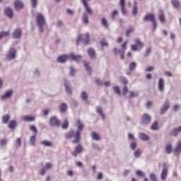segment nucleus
<instances>
[{
  "instance_id": "f257e3e1",
  "label": "nucleus",
  "mask_w": 181,
  "mask_h": 181,
  "mask_svg": "<svg viewBox=\"0 0 181 181\" xmlns=\"http://www.w3.org/2000/svg\"><path fill=\"white\" fill-rule=\"evenodd\" d=\"M65 137L66 139L75 138L72 141V144H80V139H81V132H80V131H76V132H74V129H71L69 132H66Z\"/></svg>"
},
{
  "instance_id": "f03ea898",
  "label": "nucleus",
  "mask_w": 181,
  "mask_h": 181,
  "mask_svg": "<svg viewBox=\"0 0 181 181\" xmlns=\"http://www.w3.org/2000/svg\"><path fill=\"white\" fill-rule=\"evenodd\" d=\"M36 22L38 26L40 33H43L45 32V25H46V19L45 18V16H43L41 13L37 14Z\"/></svg>"
},
{
  "instance_id": "7ed1b4c3",
  "label": "nucleus",
  "mask_w": 181,
  "mask_h": 181,
  "mask_svg": "<svg viewBox=\"0 0 181 181\" xmlns=\"http://www.w3.org/2000/svg\"><path fill=\"white\" fill-rule=\"evenodd\" d=\"M151 122L152 117L148 113L143 114L139 121V124L141 127H148V125H151Z\"/></svg>"
},
{
  "instance_id": "20e7f679",
  "label": "nucleus",
  "mask_w": 181,
  "mask_h": 181,
  "mask_svg": "<svg viewBox=\"0 0 181 181\" xmlns=\"http://www.w3.org/2000/svg\"><path fill=\"white\" fill-rule=\"evenodd\" d=\"M64 87L65 88V91L67 95H73V88L71 87V83L70 81L64 79Z\"/></svg>"
},
{
  "instance_id": "39448f33",
  "label": "nucleus",
  "mask_w": 181,
  "mask_h": 181,
  "mask_svg": "<svg viewBox=\"0 0 181 181\" xmlns=\"http://www.w3.org/2000/svg\"><path fill=\"white\" fill-rule=\"evenodd\" d=\"M80 41L83 43V45H88L90 43V34L87 33L85 38L81 37V35H79L76 38V46L80 45Z\"/></svg>"
},
{
  "instance_id": "423d86ee",
  "label": "nucleus",
  "mask_w": 181,
  "mask_h": 181,
  "mask_svg": "<svg viewBox=\"0 0 181 181\" xmlns=\"http://www.w3.org/2000/svg\"><path fill=\"white\" fill-rule=\"evenodd\" d=\"M49 127H60V125H62V122H60V120H59V119H57V117L53 116L49 119Z\"/></svg>"
},
{
  "instance_id": "0eeeda50",
  "label": "nucleus",
  "mask_w": 181,
  "mask_h": 181,
  "mask_svg": "<svg viewBox=\"0 0 181 181\" xmlns=\"http://www.w3.org/2000/svg\"><path fill=\"white\" fill-rule=\"evenodd\" d=\"M170 108V102L169 100H165L164 104L160 108V115H165V113Z\"/></svg>"
},
{
  "instance_id": "6e6552de",
  "label": "nucleus",
  "mask_w": 181,
  "mask_h": 181,
  "mask_svg": "<svg viewBox=\"0 0 181 181\" xmlns=\"http://www.w3.org/2000/svg\"><path fill=\"white\" fill-rule=\"evenodd\" d=\"M6 59L8 62H12V60L16 59V49H15V48L11 47L9 49L6 55Z\"/></svg>"
},
{
  "instance_id": "1a4fd4ad",
  "label": "nucleus",
  "mask_w": 181,
  "mask_h": 181,
  "mask_svg": "<svg viewBox=\"0 0 181 181\" xmlns=\"http://www.w3.org/2000/svg\"><path fill=\"white\" fill-rule=\"evenodd\" d=\"M83 151H84V147L82 146L81 144H78L75 146L74 151L71 153V155L74 158H77V156H78V155H80Z\"/></svg>"
},
{
  "instance_id": "9d476101",
  "label": "nucleus",
  "mask_w": 181,
  "mask_h": 181,
  "mask_svg": "<svg viewBox=\"0 0 181 181\" xmlns=\"http://www.w3.org/2000/svg\"><path fill=\"white\" fill-rule=\"evenodd\" d=\"M69 59L76 62L77 64H80L81 60H83V56L81 54L76 55L74 53H71L69 54Z\"/></svg>"
},
{
  "instance_id": "9b49d317",
  "label": "nucleus",
  "mask_w": 181,
  "mask_h": 181,
  "mask_svg": "<svg viewBox=\"0 0 181 181\" xmlns=\"http://www.w3.org/2000/svg\"><path fill=\"white\" fill-rule=\"evenodd\" d=\"M69 59H70V55L65 54L64 55H60L59 57H58L57 59V63H61L63 64L64 63H66Z\"/></svg>"
},
{
  "instance_id": "f8f14e48",
  "label": "nucleus",
  "mask_w": 181,
  "mask_h": 181,
  "mask_svg": "<svg viewBox=\"0 0 181 181\" xmlns=\"http://www.w3.org/2000/svg\"><path fill=\"white\" fill-rule=\"evenodd\" d=\"M5 16H7L8 19H13V9L11 7H6L4 12Z\"/></svg>"
},
{
  "instance_id": "ddd939ff",
  "label": "nucleus",
  "mask_w": 181,
  "mask_h": 181,
  "mask_svg": "<svg viewBox=\"0 0 181 181\" xmlns=\"http://www.w3.org/2000/svg\"><path fill=\"white\" fill-rule=\"evenodd\" d=\"M25 8V4L21 0H16L14 2L15 11H21Z\"/></svg>"
},
{
  "instance_id": "4468645a",
  "label": "nucleus",
  "mask_w": 181,
  "mask_h": 181,
  "mask_svg": "<svg viewBox=\"0 0 181 181\" xmlns=\"http://www.w3.org/2000/svg\"><path fill=\"white\" fill-rule=\"evenodd\" d=\"M174 152L175 156H177V158H179L181 154V141H180L177 145L175 146V149L173 151Z\"/></svg>"
},
{
  "instance_id": "2eb2a0df",
  "label": "nucleus",
  "mask_w": 181,
  "mask_h": 181,
  "mask_svg": "<svg viewBox=\"0 0 181 181\" xmlns=\"http://www.w3.org/2000/svg\"><path fill=\"white\" fill-rule=\"evenodd\" d=\"M156 19V17H155V14L153 13H148L143 18L144 22H153Z\"/></svg>"
},
{
  "instance_id": "dca6fc26",
  "label": "nucleus",
  "mask_w": 181,
  "mask_h": 181,
  "mask_svg": "<svg viewBox=\"0 0 181 181\" xmlns=\"http://www.w3.org/2000/svg\"><path fill=\"white\" fill-rule=\"evenodd\" d=\"M22 37V30L16 28L13 32V39H21Z\"/></svg>"
},
{
  "instance_id": "f3484780",
  "label": "nucleus",
  "mask_w": 181,
  "mask_h": 181,
  "mask_svg": "<svg viewBox=\"0 0 181 181\" xmlns=\"http://www.w3.org/2000/svg\"><path fill=\"white\" fill-rule=\"evenodd\" d=\"M179 132H181V125L179 127H175L169 133L170 136H174L176 137L177 135H179Z\"/></svg>"
},
{
  "instance_id": "a211bd4d",
  "label": "nucleus",
  "mask_w": 181,
  "mask_h": 181,
  "mask_svg": "<svg viewBox=\"0 0 181 181\" xmlns=\"http://www.w3.org/2000/svg\"><path fill=\"white\" fill-rule=\"evenodd\" d=\"M166 177H168V167L166 164L163 165V170L161 172L160 178L161 180H166Z\"/></svg>"
},
{
  "instance_id": "6ab92c4d",
  "label": "nucleus",
  "mask_w": 181,
  "mask_h": 181,
  "mask_svg": "<svg viewBox=\"0 0 181 181\" xmlns=\"http://www.w3.org/2000/svg\"><path fill=\"white\" fill-rule=\"evenodd\" d=\"M12 95H13V90H8L1 97V100L4 101V100H6V98H11Z\"/></svg>"
},
{
  "instance_id": "aec40b11",
  "label": "nucleus",
  "mask_w": 181,
  "mask_h": 181,
  "mask_svg": "<svg viewBox=\"0 0 181 181\" xmlns=\"http://www.w3.org/2000/svg\"><path fill=\"white\" fill-rule=\"evenodd\" d=\"M87 52L91 60H94L95 59H96L97 57L95 56V49H94V48L90 47L88 49Z\"/></svg>"
},
{
  "instance_id": "412c9836",
  "label": "nucleus",
  "mask_w": 181,
  "mask_h": 181,
  "mask_svg": "<svg viewBox=\"0 0 181 181\" xmlns=\"http://www.w3.org/2000/svg\"><path fill=\"white\" fill-rule=\"evenodd\" d=\"M158 87L160 93L163 92V90H165V80L163 79V78H159Z\"/></svg>"
},
{
  "instance_id": "4be33fe9",
  "label": "nucleus",
  "mask_w": 181,
  "mask_h": 181,
  "mask_svg": "<svg viewBox=\"0 0 181 181\" xmlns=\"http://www.w3.org/2000/svg\"><path fill=\"white\" fill-rule=\"evenodd\" d=\"M81 2L86 9V11L88 13V15H93V9L88 6V3H87V0H81Z\"/></svg>"
},
{
  "instance_id": "5701e85b",
  "label": "nucleus",
  "mask_w": 181,
  "mask_h": 181,
  "mask_svg": "<svg viewBox=\"0 0 181 181\" xmlns=\"http://www.w3.org/2000/svg\"><path fill=\"white\" fill-rule=\"evenodd\" d=\"M139 138L141 141H150V139H151V137H149L148 136V134H146V133H144L142 132H140L139 133Z\"/></svg>"
},
{
  "instance_id": "b1692460",
  "label": "nucleus",
  "mask_w": 181,
  "mask_h": 181,
  "mask_svg": "<svg viewBox=\"0 0 181 181\" xmlns=\"http://www.w3.org/2000/svg\"><path fill=\"white\" fill-rule=\"evenodd\" d=\"M81 98L83 100V101H86L88 105H90V100H88V95L87 94V92L83 90L81 93Z\"/></svg>"
},
{
  "instance_id": "393cba45",
  "label": "nucleus",
  "mask_w": 181,
  "mask_h": 181,
  "mask_svg": "<svg viewBox=\"0 0 181 181\" xmlns=\"http://www.w3.org/2000/svg\"><path fill=\"white\" fill-rule=\"evenodd\" d=\"M83 66L85 70L88 73L89 76H91L93 72L91 71V66H90V62L87 61L83 62Z\"/></svg>"
},
{
  "instance_id": "a878e982",
  "label": "nucleus",
  "mask_w": 181,
  "mask_h": 181,
  "mask_svg": "<svg viewBox=\"0 0 181 181\" xmlns=\"http://www.w3.org/2000/svg\"><path fill=\"white\" fill-rule=\"evenodd\" d=\"M171 5L174 8V9H179V8H180V1L171 0Z\"/></svg>"
},
{
  "instance_id": "bb28decb",
  "label": "nucleus",
  "mask_w": 181,
  "mask_h": 181,
  "mask_svg": "<svg viewBox=\"0 0 181 181\" xmlns=\"http://www.w3.org/2000/svg\"><path fill=\"white\" fill-rule=\"evenodd\" d=\"M82 21L83 22V23H86V24H88L90 23V21H88V12L85 11L83 13Z\"/></svg>"
},
{
  "instance_id": "cd10ccee",
  "label": "nucleus",
  "mask_w": 181,
  "mask_h": 181,
  "mask_svg": "<svg viewBox=\"0 0 181 181\" xmlns=\"http://www.w3.org/2000/svg\"><path fill=\"white\" fill-rule=\"evenodd\" d=\"M67 108H68V106H67V103H63L62 105H59V107L60 112H62V114L66 111H67Z\"/></svg>"
},
{
  "instance_id": "c85d7f7f",
  "label": "nucleus",
  "mask_w": 181,
  "mask_h": 181,
  "mask_svg": "<svg viewBox=\"0 0 181 181\" xmlns=\"http://www.w3.org/2000/svg\"><path fill=\"white\" fill-rule=\"evenodd\" d=\"M18 126V122H16V120H11L8 127L10 129H15L16 128V127Z\"/></svg>"
},
{
  "instance_id": "c756f323",
  "label": "nucleus",
  "mask_w": 181,
  "mask_h": 181,
  "mask_svg": "<svg viewBox=\"0 0 181 181\" xmlns=\"http://www.w3.org/2000/svg\"><path fill=\"white\" fill-rule=\"evenodd\" d=\"M151 131H158L159 130V123L158 121H155L153 122L151 125Z\"/></svg>"
},
{
  "instance_id": "7c9ffc66",
  "label": "nucleus",
  "mask_w": 181,
  "mask_h": 181,
  "mask_svg": "<svg viewBox=\"0 0 181 181\" xmlns=\"http://www.w3.org/2000/svg\"><path fill=\"white\" fill-rule=\"evenodd\" d=\"M91 136L93 141H100V139H101V137H100V134H97V132H92Z\"/></svg>"
},
{
  "instance_id": "2f4dec72",
  "label": "nucleus",
  "mask_w": 181,
  "mask_h": 181,
  "mask_svg": "<svg viewBox=\"0 0 181 181\" xmlns=\"http://www.w3.org/2000/svg\"><path fill=\"white\" fill-rule=\"evenodd\" d=\"M9 119H11V115H4L2 117V124H8V122H9Z\"/></svg>"
},
{
  "instance_id": "473e14b6",
  "label": "nucleus",
  "mask_w": 181,
  "mask_h": 181,
  "mask_svg": "<svg viewBox=\"0 0 181 181\" xmlns=\"http://www.w3.org/2000/svg\"><path fill=\"white\" fill-rule=\"evenodd\" d=\"M23 120L26 121L27 122H33V121H35V117L30 115H25L23 118Z\"/></svg>"
},
{
  "instance_id": "72a5a7b5",
  "label": "nucleus",
  "mask_w": 181,
  "mask_h": 181,
  "mask_svg": "<svg viewBox=\"0 0 181 181\" xmlns=\"http://www.w3.org/2000/svg\"><path fill=\"white\" fill-rule=\"evenodd\" d=\"M70 71H69V76L70 77H76V73H77V71L74 68V66H70Z\"/></svg>"
},
{
  "instance_id": "f704fd0d",
  "label": "nucleus",
  "mask_w": 181,
  "mask_h": 181,
  "mask_svg": "<svg viewBox=\"0 0 181 181\" xmlns=\"http://www.w3.org/2000/svg\"><path fill=\"white\" fill-rule=\"evenodd\" d=\"M133 155L134 158H139L142 155V150L141 148H137L134 151Z\"/></svg>"
},
{
  "instance_id": "c9c22d12",
  "label": "nucleus",
  "mask_w": 181,
  "mask_h": 181,
  "mask_svg": "<svg viewBox=\"0 0 181 181\" xmlns=\"http://www.w3.org/2000/svg\"><path fill=\"white\" fill-rule=\"evenodd\" d=\"M9 31H1L0 32V40H2L4 37H8L9 36Z\"/></svg>"
},
{
  "instance_id": "e433bc0d",
  "label": "nucleus",
  "mask_w": 181,
  "mask_h": 181,
  "mask_svg": "<svg viewBox=\"0 0 181 181\" xmlns=\"http://www.w3.org/2000/svg\"><path fill=\"white\" fill-rule=\"evenodd\" d=\"M132 15L134 16H136L138 15V4L136 2H134L133 9H132Z\"/></svg>"
},
{
  "instance_id": "4c0bfd02",
  "label": "nucleus",
  "mask_w": 181,
  "mask_h": 181,
  "mask_svg": "<svg viewBox=\"0 0 181 181\" xmlns=\"http://www.w3.org/2000/svg\"><path fill=\"white\" fill-rule=\"evenodd\" d=\"M76 124L78 125V131H83L84 129V124L83 123H81V120L78 119L76 122Z\"/></svg>"
},
{
  "instance_id": "58836bf2",
  "label": "nucleus",
  "mask_w": 181,
  "mask_h": 181,
  "mask_svg": "<svg viewBox=\"0 0 181 181\" xmlns=\"http://www.w3.org/2000/svg\"><path fill=\"white\" fill-rule=\"evenodd\" d=\"M119 80L120 83H122V84H124V86H127V84H128V78H127V77L125 76H119Z\"/></svg>"
},
{
  "instance_id": "ea45409f",
  "label": "nucleus",
  "mask_w": 181,
  "mask_h": 181,
  "mask_svg": "<svg viewBox=\"0 0 181 181\" xmlns=\"http://www.w3.org/2000/svg\"><path fill=\"white\" fill-rule=\"evenodd\" d=\"M101 24L106 29H108V28L110 27V25H108V21H107V18H102Z\"/></svg>"
},
{
  "instance_id": "a19ab883",
  "label": "nucleus",
  "mask_w": 181,
  "mask_h": 181,
  "mask_svg": "<svg viewBox=\"0 0 181 181\" xmlns=\"http://www.w3.org/2000/svg\"><path fill=\"white\" fill-rule=\"evenodd\" d=\"M30 144L31 146H35L36 145V136H31L30 138Z\"/></svg>"
},
{
  "instance_id": "79ce46f5",
  "label": "nucleus",
  "mask_w": 181,
  "mask_h": 181,
  "mask_svg": "<svg viewBox=\"0 0 181 181\" xmlns=\"http://www.w3.org/2000/svg\"><path fill=\"white\" fill-rule=\"evenodd\" d=\"M158 19L161 23H165L166 18H165V13H163V12L158 15Z\"/></svg>"
},
{
  "instance_id": "37998d69",
  "label": "nucleus",
  "mask_w": 181,
  "mask_h": 181,
  "mask_svg": "<svg viewBox=\"0 0 181 181\" xmlns=\"http://www.w3.org/2000/svg\"><path fill=\"white\" fill-rule=\"evenodd\" d=\"M136 146H138V144L136 141H132L129 144V148L132 151H135Z\"/></svg>"
},
{
  "instance_id": "c03bdc74",
  "label": "nucleus",
  "mask_w": 181,
  "mask_h": 181,
  "mask_svg": "<svg viewBox=\"0 0 181 181\" xmlns=\"http://www.w3.org/2000/svg\"><path fill=\"white\" fill-rule=\"evenodd\" d=\"M31 8L36 9L37 8V0H30Z\"/></svg>"
},
{
  "instance_id": "a18cd8bd",
  "label": "nucleus",
  "mask_w": 181,
  "mask_h": 181,
  "mask_svg": "<svg viewBox=\"0 0 181 181\" xmlns=\"http://www.w3.org/2000/svg\"><path fill=\"white\" fill-rule=\"evenodd\" d=\"M41 145H44V146H53V144L52 142L45 140L40 142Z\"/></svg>"
},
{
  "instance_id": "49530a36",
  "label": "nucleus",
  "mask_w": 181,
  "mask_h": 181,
  "mask_svg": "<svg viewBox=\"0 0 181 181\" xmlns=\"http://www.w3.org/2000/svg\"><path fill=\"white\" fill-rule=\"evenodd\" d=\"M129 70L130 71H134L136 69V62H132L129 64Z\"/></svg>"
},
{
  "instance_id": "de8ad7c7",
  "label": "nucleus",
  "mask_w": 181,
  "mask_h": 181,
  "mask_svg": "<svg viewBox=\"0 0 181 181\" xmlns=\"http://www.w3.org/2000/svg\"><path fill=\"white\" fill-rule=\"evenodd\" d=\"M129 29L127 30V33H126V37H129V33H134V28L132 27V25H129Z\"/></svg>"
},
{
  "instance_id": "09e8293b",
  "label": "nucleus",
  "mask_w": 181,
  "mask_h": 181,
  "mask_svg": "<svg viewBox=\"0 0 181 181\" xmlns=\"http://www.w3.org/2000/svg\"><path fill=\"white\" fill-rule=\"evenodd\" d=\"M69 120L65 119L62 126V129H67L69 128Z\"/></svg>"
},
{
  "instance_id": "8fccbe9b",
  "label": "nucleus",
  "mask_w": 181,
  "mask_h": 181,
  "mask_svg": "<svg viewBox=\"0 0 181 181\" xmlns=\"http://www.w3.org/2000/svg\"><path fill=\"white\" fill-rule=\"evenodd\" d=\"M165 152L168 153V155H170V153H172V145L168 144L166 146Z\"/></svg>"
},
{
  "instance_id": "3c124183",
  "label": "nucleus",
  "mask_w": 181,
  "mask_h": 181,
  "mask_svg": "<svg viewBox=\"0 0 181 181\" xmlns=\"http://www.w3.org/2000/svg\"><path fill=\"white\" fill-rule=\"evenodd\" d=\"M114 92L116 93V94H118V95H121V89L119 88V86H115L113 87Z\"/></svg>"
},
{
  "instance_id": "603ef678",
  "label": "nucleus",
  "mask_w": 181,
  "mask_h": 181,
  "mask_svg": "<svg viewBox=\"0 0 181 181\" xmlns=\"http://www.w3.org/2000/svg\"><path fill=\"white\" fill-rule=\"evenodd\" d=\"M100 45H101L102 47H108V43L105 42V39H102L100 41Z\"/></svg>"
},
{
  "instance_id": "864d4df0",
  "label": "nucleus",
  "mask_w": 181,
  "mask_h": 181,
  "mask_svg": "<svg viewBox=\"0 0 181 181\" xmlns=\"http://www.w3.org/2000/svg\"><path fill=\"white\" fill-rule=\"evenodd\" d=\"M118 53L120 54V59L124 60L125 59V51H122V49H119Z\"/></svg>"
},
{
  "instance_id": "5fc2aeb1",
  "label": "nucleus",
  "mask_w": 181,
  "mask_h": 181,
  "mask_svg": "<svg viewBox=\"0 0 181 181\" xmlns=\"http://www.w3.org/2000/svg\"><path fill=\"white\" fill-rule=\"evenodd\" d=\"M92 148H93V149H96V151H103V148H101V147H100V146L95 143L92 144Z\"/></svg>"
},
{
  "instance_id": "6e6d98bb",
  "label": "nucleus",
  "mask_w": 181,
  "mask_h": 181,
  "mask_svg": "<svg viewBox=\"0 0 181 181\" xmlns=\"http://www.w3.org/2000/svg\"><path fill=\"white\" fill-rule=\"evenodd\" d=\"M152 52V48H148L145 52L144 57H148L149 54Z\"/></svg>"
},
{
  "instance_id": "4d7b16f0",
  "label": "nucleus",
  "mask_w": 181,
  "mask_h": 181,
  "mask_svg": "<svg viewBox=\"0 0 181 181\" xmlns=\"http://www.w3.org/2000/svg\"><path fill=\"white\" fill-rule=\"evenodd\" d=\"M134 45H136L137 46V47L139 46H140V47H144V44L141 42L140 40H136Z\"/></svg>"
},
{
  "instance_id": "13d9d810",
  "label": "nucleus",
  "mask_w": 181,
  "mask_h": 181,
  "mask_svg": "<svg viewBox=\"0 0 181 181\" xmlns=\"http://www.w3.org/2000/svg\"><path fill=\"white\" fill-rule=\"evenodd\" d=\"M47 170L46 167H42V168L40 170V175H41V176H45Z\"/></svg>"
},
{
  "instance_id": "bf43d9fd",
  "label": "nucleus",
  "mask_w": 181,
  "mask_h": 181,
  "mask_svg": "<svg viewBox=\"0 0 181 181\" xmlns=\"http://www.w3.org/2000/svg\"><path fill=\"white\" fill-rule=\"evenodd\" d=\"M153 23V32H156V28H158V23H156V20L152 21Z\"/></svg>"
},
{
  "instance_id": "052dcab7",
  "label": "nucleus",
  "mask_w": 181,
  "mask_h": 181,
  "mask_svg": "<svg viewBox=\"0 0 181 181\" xmlns=\"http://www.w3.org/2000/svg\"><path fill=\"white\" fill-rule=\"evenodd\" d=\"M30 131H33L35 134H37V128H36V126L35 125H31L30 127Z\"/></svg>"
},
{
  "instance_id": "680f3d73",
  "label": "nucleus",
  "mask_w": 181,
  "mask_h": 181,
  "mask_svg": "<svg viewBox=\"0 0 181 181\" xmlns=\"http://www.w3.org/2000/svg\"><path fill=\"white\" fill-rule=\"evenodd\" d=\"M149 177L151 181H158V180L156 179V175L153 173L150 174Z\"/></svg>"
},
{
  "instance_id": "e2e57ef3",
  "label": "nucleus",
  "mask_w": 181,
  "mask_h": 181,
  "mask_svg": "<svg viewBox=\"0 0 181 181\" xmlns=\"http://www.w3.org/2000/svg\"><path fill=\"white\" fill-rule=\"evenodd\" d=\"M128 91H129L128 86H124L122 90L123 95H127V94H128Z\"/></svg>"
},
{
  "instance_id": "0e129e2a",
  "label": "nucleus",
  "mask_w": 181,
  "mask_h": 181,
  "mask_svg": "<svg viewBox=\"0 0 181 181\" xmlns=\"http://www.w3.org/2000/svg\"><path fill=\"white\" fill-rule=\"evenodd\" d=\"M127 45H128V41L124 42L122 45V52H125V50H127Z\"/></svg>"
},
{
  "instance_id": "69168bd1",
  "label": "nucleus",
  "mask_w": 181,
  "mask_h": 181,
  "mask_svg": "<svg viewBox=\"0 0 181 181\" xmlns=\"http://www.w3.org/2000/svg\"><path fill=\"white\" fill-rule=\"evenodd\" d=\"M180 107H181V106L180 105H175L174 106H173V112H177V111H179V110H180Z\"/></svg>"
},
{
  "instance_id": "338daca9",
  "label": "nucleus",
  "mask_w": 181,
  "mask_h": 181,
  "mask_svg": "<svg viewBox=\"0 0 181 181\" xmlns=\"http://www.w3.org/2000/svg\"><path fill=\"white\" fill-rule=\"evenodd\" d=\"M96 112L99 114V115H101L103 114V107H96Z\"/></svg>"
},
{
  "instance_id": "774afa93",
  "label": "nucleus",
  "mask_w": 181,
  "mask_h": 181,
  "mask_svg": "<svg viewBox=\"0 0 181 181\" xmlns=\"http://www.w3.org/2000/svg\"><path fill=\"white\" fill-rule=\"evenodd\" d=\"M117 15H118V11L117 10H114L111 13L112 19H114Z\"/></svg>"
}]
</instances>
